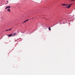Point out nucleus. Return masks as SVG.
Segmentation results:
<instances>
[{
	"label": "nucleus",
	"mask_w": 75,
	"mask_h": 75,
	"mask_svg": "<svg viewBox=\"0 0 75 75\" xmlns=\"http://www.w3.org/2000/svg\"><path fill=\"white\" fill-rule=\"evenodd\" d=\"M25 22H26V21H24V22H23V23H25Z\"/></svg>",
	"instance_id": "4468645a"
},
{
	"label": "nucleus",
	"mask_w": 75,
	"mask_h": 75,
	"mask_svg": "<svg viewBox=\"0 0 75 75\" xmlns=\"http://www.w3.org/2000/svg\"><path fill=\"white\" fill-rule=\"evenodd\" d=\"M75 0H72L71 1H75Z\"/></svg>",
	"instance_id": "f8f14e48"
},
{
	"label": "nucleus",
	"mask_w": 75,
	"mask_h": 75,
	"mask_svg": "<svg viewBox=\"0 0 75 75\" xmlns=\"http://www.w3.org/2000/svg\"><path fill=\"white\" fill-rule=\"evenodd\" d=\"M75 0H72L71 1H75Z\"/></svg>",
	"instance_id": "ddd939ff"
},
{
	"label": "nucleus",
	"mask_w": 75,
	"mask_h": 75,
	"mask_svg": "<svg viewBox=\"0 0 75 75\" xmlns=\"http://www.w3.org/2000/svg\"><path fill=\"white\" fill-rule=\"evenodd\" d=\"M62 5L63 6H68V5H69V4H62Z\"/></svg>",
	"instance_id": "f03ea898"
},
{
	"label": "nucleus",
	"mask_w": 75,
	"mask_h": 75,
	"mask_svg": "<svg viewBox=\"0 0 75 75\" xmlns=\"http://www.w3.org/2000/svg\"><path fill=\"white\" fill-rule=\"evenodd\" d=\"M8 35V37H11V36H12V34H11L10 35Z\"/></svg>",
	"instance_id": "39448f33"
},
{
	"label": "nucleus",
	"mask_w": 75,
	"mask_h": 75,
	"mask_svg": "<svg viewBox=\"0 0 75 75\" xmlns=\"http://www.w3.org/2000/svg\"><path fill=\"white\" fill-rule=\"evenodd\" d=\"M8 1H7V3H6V4H7V3H8Z\"/></svg>",
	"instance_id": "2eb2a0df"
},
{
	"label": "nucleus",
	"mask_w": 75,
	"mask_h": 75,
	"mask_svg": "<svg viewBox=\"0 0 75 75\" xmlns=\"http://www.w3.org/2000/svg\"><path fill=\"white\" fill-rule=\"evenodd\" d=\"M16 35V33H15L13 34L12 35V36H14V35Z\"/></svg>",
	"instance_id": "20e7f679"
},
{
	"label": "nucleus",
	"mask_w": 75,
	"mask_h": 75,
	"mask_svg": "<svg viewBox=\"0 0 75 75\" xmlns=\"http://www.w3.org/2000/svg\"><path fill=\"white\" fill-rule=\"evenodd\" d=\"M75 0H72L71 1H75Z\"/></svg>",
	"instance_id": "9d476101"
},
{
	"label": "nucleus",
	"mask_w": 75,
	"mask_h": 75,
	"mask_svg": "<svg viewBox=\"0 0 75 75\" xmlns=\"http://www.w3.org/2000/svg\"><path fill=\"white\" fill-rule=\"evenodd\" d=\"M75 0H72L71 1H75Z\"/></svg>",
	"instance_id": "9b49d317"
},
{
	"label": "nucleus",
	"mask_w": 75,
	"mask_h": 75,
	"mask_svg": "<svg viewBox=\"0 0 75 75\" xmlns=\"http://www.w3.org/2000/svg\"><path fill=\"white\" fill-rule=\"evenodd\" d=\"M11 29H9L8 30H6V31H10V30H11Z\"/></svg>",
	"instance_id": "423d86ee"
},
{
	"label": "nucleus",
	"mask_w": 75,
	"mask_h": 75,
	"mask_svg": "<svg viewBox=\"0 0 75 75\" xmlns=\"http://www.w3.org/2000/svg\"><path fill=\"white\" fill-rule=\"evenodd\" d=\"M32 19H33V18H32Z\"/></svg>",
	"instance_id": "f3484780"
},
{
	"label": "nucleus",
	"mask_w": 75,
	"mask_h": 75,
	"mask_svg": "<svg viewBox=\"0 0 75 75\" xmlns=\"http://www.w3.org/2000/svg\"><path fill=\"white\" fill-rule=\"evenodd\" d=\"M72 4H70L69 5V6H66V8H69L71 7V5H72Z\"/></svg>",
	"instance_id": "f257e3e1"
},
{
	"label": "nucleus",
	"mask_w": 75,
	"mask_h": 75,
	"mask_svg": "<svg viewBox=\"0 0 75 75\" xmlns=\"http://www.w3.org/2000/svg\"><path fill=\"white\" fill-rule=\"evenodd\" d=\"M28 20H29V19H27V20H26L25 21H26V22L28 21Z\"/></svg>",
	"instance_id": "1a4fd4ad"
},
{
	"label": "nucleus",
	"mask_w": 75,
	"mask_h": 75,
	"mask_svg": "<svg viewBox=\"0 0 75 75\" xmlns=\"http://www.w3.org/2000/svg\"><path fill=\"white\" fill-rule=\"evenodd\" d=\"M7 11H9V12H10V10L9 9H7Z\"/></svg>",
	"instance_id": "0eeeda50"
},
{
	"label": "nucleus",
	"mask_w": 75,
	"mask_h": 75,
	"mask_svg": "<svg viewBox=\"0 0 75 75\" xmlns=\"http://www.w3.org/2000/svg\"><path fill=\"white\" fill-rule=\"evenodd\" d=\"M49 30H50V31H51V28L49 27Z\"/></svg>",
	"instance_id": "6e6552de"
},
{
	"label": "nucleus",
	"mask_w": 75,
	"mask_h": 75,
	"mask_svg": "<svg viewBox=\"0 0 75 75\" xmlns=\"http://www.w3.org/2000/svg\"><path fill=\"white\" fill-rule=\"evenodd\" d=\"M23 23H24V22H23L22 24H23Z\"/></svg>",
	"instance_id": "dca6fc26"
},
{
	"label": "nucleus",
	"mask_w": 75,
	"mask_h": 75,
	"mask_svg": "<svg viewBox=\"0 0 75 75\" xmlns=\"http://www.w3.org/2000/svg\"><path fill=\"white\" fill-rule=\"evenodd\" d=\"M11 6H6V7L5 8V9H7V8H10Z\"/></svg>",
	"instance_id": "7ed1b4c3"
}]
</instances>
